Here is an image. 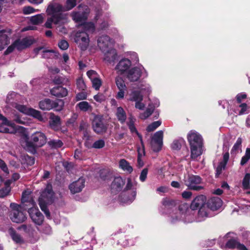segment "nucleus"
<instances>
[{
    "label": "nucleus",
    "instance_id": "obj_28",
    "mask_svg": "<svg viewBox=\"0 0 250 250\" xmlns=\"http://www.w3.org/2000/svg\"><path fill=\"white\" fill-rule=\"evenodd\" d=\"M222 205V201L219 197H213L208 200L207 203L208 208L211 210H218Z\"/></svg>",
    "mask_w": 250,
    "mask_h": 250
},
{
    "label": "nucleus",
    "instance_id": "obj_42",
    "mask_svg": "<svg viewBox=\"0 0 250 250\" xmlns=\"http://www.w3.org/2000/svg\"><path fill=\"white\" fill-rule=\"evenodd\" d=\"M49 124L52 128L56 129L60 125V118L57 116L52 115L50 118Z\"/></svg>",
    "mask_w": 250,
    "mask_h": 250
},
{
    "label": "nucleus",
    "instance_id": "obj_20",
    "mask_svg": "<svg viewBox=\"0 0 250 250\" xmlns=\"http://www.w3.org/2000/svg\"><path fill=\"white\" fill-rule=\"evenodd\" d=\"M24 210H27L29 208L36 206L35 201L31 196V192L26 190L23 192L21 197V205Z\"/></svg>",
    "mask_w": 250,
    "mask_h": 250
},
{
    "label": "nucleus",
    "instance_id": "obj_36",
    "mask_svg": "<svg viewBox=\"0 0 250 250\" xmlns=\"http://www.w3.org/2000/svg\"><path fill=\"white\" fill-rule=\"evenodd\" d=\"M10 43L9 36L5 32L0 33V51Z\"/></svg>",
    "mask_w": 250,
    "mask_h": 250
},
{
    "label": "nucleus",
    "instance_id": "obj_19",
    "mask_svg": "<svg viewBox=\"0 0 250 250\" xmlns=\"http://www.w3.org/2000/svg\"><path fill=\"white\" fill-rule=\"evenodd\" d=\"M113 44V41L107 35H102L98 38L97 45L103 52L112 47Z\"/></svg>",
    "mask_w": 250,
    "mask_h": 250
},
{
    "label": "nucleus",
    "instance_id": "obj_7",
    "mask_svg": "<svg viewBox=\"0 0 250 250\" xmlns=\"http://www.w3.org/2000/svg\"><path fill=\"white\" fill-rule=\"evenodd\" d=\"M136 191L133 188V184L130 178L127 179L125 188L121 193L120 201L123 204H129L135 199Z\"/></svg>",
    "mask_w": 250,
    "mask_h": 250
},
{
    "label": "nucleus",
    "instance_id": "obj_23",
    "mask_svg": "<svg viewBox=\"0 0 250 250\" xmlns=\"http://www.w3.org/2000/svg\"><path fill=\"white\" fill-rule=\"evenodd\" d=\"M92 84V87L95 90H99L102 85V81L98 73L94 70H89L86 73Z\"/></svg>",
    "mask_w": 250,
    "mask_h": 250
},
{
    "label": "nucleus",
    "instance_id": "obj_41",
    "mask_svg": "<svg viewBox=\"0 0 250 250\" xmlns=\"http://www.w3.org/2000/svg\"><path fill=\"white\" fill-rule=\"evenodd\" d=\"M242 142V139L240 137L238 138L231 150V154L235 155L241 150Z\"/></svg>",
    "mask_w": 250,
    "mask_h": 250
},
{
    "label": "nucleus",
    "instance_id": "obj_44",
    "mask_svg": "<svg viewBox=\"0 0 250 250\" xmlns=\"http://www.w3.org/2000/svg\"><path fill=\"white\" fill-rule=\"evenodd\" d=\"M43 19L42 14H38L30 18V21L34 24H39L42 22Z\"/></svg>",
    "mask_w": 250,
    "mask_h": 250
},
{
    "label": "nucleus",
    "instance_id": "obj_56",
    "mask_svg": "<svg viewBox=\"0 0 250 250\" xmlns=\"http://www.w3.org/2000/svg\"><path fill=\"white\" fill-rule=\"evenodd\" d=\"M145 155V150L144 148L142 149L138 150V163L140 167L143 166V162L141 160L142 156Z\"/></svg>",
    "mask_w": 250,
    "mask_h": 250
},
{
    "label": "nucleus",
    "instance_id": "obj_54",
    "mask_svg": "<svg viewBox=\"0 0 250 250\" xmlns=\"http://www.w3.org/2000/svg\"><path fill=\"white\" fill-rule=\"evenodd\" d=\"M105 145L104 140L102 139L99 140L95 142L92 145V147L95 148H103Z\"/></svg>",
    "mask_w": 250,
    "mask_h": 250
},
{
    "label": "nucleus",
    "instance_id": "obj_2",
    "mask_svg": "<svg viewBox=\"0 0 250 250\" xmlns=\"http://www.w3.org/2000/svg\"><path fill=\"white\" fill-rule=\"evenodd\" d=\"M21 131V145L27 151L34 153L36 147H41L46 143V137L44 133L37 131L31 136V141H29L28 135L24 128L19 127Z\"/></svg>",
    "mask_w": 250,
    "mask_h": 250
},
{
    "label": "nucleus",
    "instance_id": "obj_27",
    "mask_svg": "<svg viewBox=\"0 0 250 250\" xmlns=\"http://www.w3.org/2000/svg\"><path fill=\"white\" fill-rule=\"evenodd\" d=\"M104 54V60L109 63H112L117 58V51L112 47L105 50Z\"/></svg>",
    "mask_w": 250,
    "mask_h": 250
},
{
    "label": "nucleus",
    "instance_id": "obj_16",
    "mask_svg": "<svg viewBox=\"0 0 250 250\" xmlns=\"http://www.w3.org/2000/svg\"><path fill=\"white\" fill-rule=\"evenodd\" d=\"M131 60L127 58H123L117 63L115 70L119 75H125L131 68Z\"/></svg>",
    "mask_w": 250,
    "mask_h": 250
},
{
    "label": "nucleus",
    "instance_id": "obj_35",
    "mask_svg": "<svg viewBox=\"0 0 250 250\" xmlns=\"http://www.w3.org/2000/svg\"><path fill=\"white\" fill-rule=\"evenodd\" d=\"M8 233L11 237L12 240L17 244H22L24 242L23 238L17 233L13 228H10L8 230Z\"/></svg>",
    "mask_w": 250,
    "mask_h": 250
},
{
    "label": "nucleus",
    "instance_id": "obj_45",
    "mask_svg": "<svg viewBox=\"0 0 250 250\" xmlns=\"http://www.w3.org/2000/svg\"><path fill=\"white\" fill-rule=\"evenodd\" d=\"M11 182L10 181H7L5 183L6 187L0 189V197L3 198L8 194L10 191L9 185L11 184Z\"/></svg>",
    "mask_w": 250,
    "mask_h": 250
},
{
    "label": "nucleus",
    "instance_id": "obj_9",
    "mask_svg": "<svg viewBox=\"0 0 250 250\" xmlns=\"http://www.w3.org/2000/svg\"><path fill=\"white\" fill-rule=\"evenodd\" d=\"M34 42V40L32 37H27L21 39H18L15 41L4 52L5 55L12 52L15 48L18 50H21L29 47Z\"/></svg>",
    "mask_w": 250,
    "mask_h": 250
},
{
    "label": "nucleus",
    "instance_id": "obj_14",
    "mask_svg": "<svg viewBox=\"0 0 250 250\" xmlns=\"http://www.w3.org/2000/svg\"><path fill=\"white\" fill-rule=\"evenodd\" d=\"M15 108L20 112L24 114L31 116L40 121H42L43 118L41 112L32 108H28L26 106L20 104H15Z\"/></svg>",
    "mask_w": 250,
    "mask_h": 250
},
{
    "label": "nucleus",
    "instance_id": "obj_30",
    "mask_svg": "<svg viewBox=\"0 0 250 250\" xmlns=\"http://www.w3.org/2000/svg\"><path fill=\"white\" fill-rule=\"evenodd\" d=\"M128 122H127V125L132 133H135L136 134L140 140L141 143L143 146V142L142 140V136L138 133V132L137 130V129L136 128V127L134 125V123L136 121V119L133 117L132 116H130L128 118Z\"/></svg>",
    "mask_w": 250,
    "mask_h": 250
},
{
    "label": "nucleus",
    "instance_id": "obj_15",
    "mask_svg": "<svg viewBox=\"0 0 250 250\" xmlns=\"http://www.w3.org/2000/svg\"><path fill=\"white\" fill-rule=\"evenodd\" d=\"M201 182V179L198 176L188 175L187 177H185V185L191 189L195 190H200L203 188V187L199 185Z\"/></svg>",
    "mask_w": 250,
    "mask_h": 250
},
{
    "label": "nucleus",
    "instance_id": "obj_6",
    "mask_svg": "<svg viewBox=\"0 0 250 250\" xmlns=\"http://www.w3.org/2000/svg\"><path fill=\"white\" fill-rule=\"evenodd\" d=\"M9 217L12 222L16 223H21L24 222L26 219L25 212L22 210L24 209L21 205L12 203L10 204Z\"/></svg>",
    "mask_w": 250,
    "mask_h": 250
},
{
    "label": "nucleus",
    "instance_id": "obj_40",
    "mask_svg": "<svg viewBox=\"0 0 250 250\" xmlns=\"http://www.w3.org/2000/svg\"><path fill=\"white\" fill-rule=\"evenodd\" d=\"M76 107H78L79 109L83 112L91 111L92 109V106L86 101H82L76 105Z\"/></svg>",
    "mask_w": 250,
    "mask_h": 250
},
{
    "label": "nucleus",
    "instance_id": "obj_47",
    "mask_svg": "<svg viewBox=\"0 0 250 250\" xmlns=\"http://www.w3.org/2000/svg\"><path fill=\"white\" fill-rule=\"evenodd\" d=\"M250 159V148H247L245 155L242 157L240 164L242 166L246 164Z\"/></svg>",
    "mask_w": 250,
    "mask_h": 250
},
{
    "label": "nucleus",
    "instance_id": "obj_48",
    "mask_svg": "<svg viewBox=\"0 0 250 250\" xmlns=\"http://www.w3.org/2000/svg\"><path fill=\"white\" fill-rule=\"evenodd\" d=\"M76 5V0H66L65 7L63 8V12L65 10H69L74 7Z\"/></svg>",
    "mask_w": 250,
    "mask_h": 250
},
{
    "label": "nucleus",
    "instance_id": "obj_21",
    "mask_svg": "<svg viewBox=\"0 0 250 250\" xmlns=\"http://www.w3.org/2000/svg\"><path fill=\"white\" fill-rule=\"evenodd\" d=\"M125 183V180L121 177H115L110 186L111 192L113 194H116L121 191Z\"/></svg>",
    "mask_w": 250,
    "mask_h": 250
},
{
    "label": "nucleus",
    "instance_id": "obj_31",
    "mask_svg": "<svg viewBox=\"0 0 250 250\" xmlns=\"http://www.w3.org/2000/svg\"><path fill=\"white\" fill-rule=\"evenodd\" d=\"M87 12H73L72 13L73 20L78 23H83L87 18Z\"/></svg>",
    "mask_w": 250,
    "mask_h": 250
},
{
    "label": "nucleus",
    "instance_id": "obj_32",
    "mask_svg": "<svg viewBox=\"0 0 250 250\" xmlns=\"http://www.w3.org/2000/svg\"><path fill=\"white\" fill-rule=\"evenodd\" d=\"M211 215L209 212V208L206 207L200 208L196 218L197 221H202L204 220L206 218L210 217Z\"/></svg>",
    "mask_w": 250,
    "mask_h": 250
},
{
    "label": "nucleus",
    "instance_id": "obj_1",
    "mask_svg": "<svg viewBox=\"0 0 250 250\" xmlns=\"http://www.w3.org/2000/svg\"><path fill=\"white\" fill-rule=\"evenodd\" d=\"M63 6L56 2L50 3L46 9V14L49 16L45 23L48 28H52V24L57 25L56 29L61 34L67 33V29L63 25L67 22V15L63 12Z\"/></svg>",
    "mask_w": 250,
    "mask_h": 250
},
{
    "label": "nucleus",
    "instance_id": "obj_53",
    "mask_svg": "<svg viewBox=\"0 0 250 250\" xmlns=\"http://www.w3.org/2000/svg\"><path fill=\"white\" fill-rule=\"evenodd\" d=\"M11 118L13 119V121L17 123L21 124H24L25 123V121H24L18 114L15 113V112L12 113Z\"/></svg>",
    "mask_w": 250,
    "mask_h": 250
},
{
    "label": "nucleus",
    "instance_id": "obj_50",
    "mask_svg": "<svg viewBox=\"0 0 250 250\" xmlns=\"http://www.w3.org/2000/svg\"><path fill=\"white\" fill-rule=\"evenodd\" d=\"M161 124V122L160 121H157L153 122L152 124L149 125L147 127V131L148 132L153 131L155 129H156L158 127H159Z\"/></svg>",
    "mask_w": 250,
    "mask_h": 250
},
{
    "label": "nucleus",
    "instance_id": "obj_17",
    "mask_svg": "<svg viewBox=\"0 0 250 250\" xmlns=\"http://www.w3.org/2000/svg\"><path fill=\"white\" fill-rule=\"evenodd\" d=\"M32 221L37 225H41L44 220V217L36 206L29 208L27 209Z\"/></svg>",
    "mask_w": 250,
    "mask_h": 250
},
{
    "label": "nucleus",
    "instance_id": "obj_38",
    "mask_svg": "<svg viewBox=\"0 0 250 250\" xmlns=\"http://www.w3.org/2000/svg\"><path fill=\"white\" fill-rule=\"evenodd\" d=\"M119 167L123 170L130 173L133 171L132 167L129 163L125 159H121L119 163Z\"/></svg>",
    "mask_w": 250,
    "mask_h": 250
},
{
    "label": "nucleus",
    "instance_id": "obj_63",
    "mask_svg": "<svg viewBox=\"0 0 250 250\" xmlns=\"http://www.w3.org/2000/svg\"><path fill=\"white\" fill-rule=\"evenodd\" d=\"M87 126V124L84 123H81L80 125V130L82 132V133L83 134V136H84V135H88L86 129Z\"/></svg>",
    "mask_w": 250,
    "mask_h": 250
},
{
    "label": "nucleus",
    "instance_id": "obj_52",
    "mask_svg": "<svg viewBox=\"0 0 250 250\" xmlns=\"http://www.w3.org/2000/svg\"><path fill=\"white\" fill-rule=\"evenodd\" d=\"M0 169L6 175L9 173V169L5 162L0 158Z\"/></svg>",
    "mask_w": 250,
    "mask_h": 250
},
{
    "label": "nucleus",
    "instance_id": "obj_46",
    "mask_svg": "<svg viewBox=\"0 0 250 250\" xmlns=\"http://www.w3.org/2000/svg\"><path fill=\"white\" fill-rule=\"evenodd\" d=\"M139 91L149 94L151 91L150 85L148 83L141 84L139 87Z\"/></svg>",
    "mask_w": 250,
    "mask_h": 250
},
{
    "label": "nucleus",
    "instance_id": "obj_18",
    "mask_svg": "<svg viewBox=\"0 0 250 250\" xmlns=\"http://www.w3.org/2000/svg\"><path fill=\"white\" fill-rule=\"evenodd\" d=\"M163 132L162 130L156 132L153 136L150 145L152 149L155 152L159 151L163 146Z\"/></svg>",
    "mask_w": 250,
    "mask_h": 250
},
{
    "label": "nucleus",
    "instance_id": "obj_22",
    "mask_svg": "<svg viewBox=\"0 0 250 250\" xmlns=\"http://www.w3.org/2000/svg\"><path fill=\"white\" fill-rule=\"evenodd\" d=\"M115 83L119 89L116 98L119 99H122L125 97V92L127 88L125 82L122 77L117 76L115 78Z\"/></svg>",
    "mask_w": 250,
    "mask_h": 250
},
{
    "label": "nucleus",
    "instance_id": "obj_59",
    "mask_svg": "<svg viewBox=\"0 0 250 250\" xmlns=\"http://www.w3.org/2000/svg\"><path fill=\"white\" fill-rule=\"evenodd\" d=\"M87 98V94L85 92H81L78 93L75 97L76 101H79L81 100H85Z\"/></svg>",
    "mask_w": 250,
    "mask_h": 250
},
{
    "label": "nucleus",
    "instance_id": "obj_60",
    "mask_svg": "<svg viewBox=\"0 0 250 250\" xmlns=\"http://www.w3.org/2000/svg\"><path fill=\"white\" fill-rule=\"evenodd\" d=\"M77 86L78 88L81 90H84L85 87V84L82 78H78L76 82Z\"/></svg>",
    "mask_w": 250,
    "mask_h": 250
},
{
    "label": "nucleus",
    "instance_id": "obj_39",
    "mask_svg": "<svg viewBox=\"0 0 250 250\" xmlns=\"http://www.w3.org/2000/svg\"><path fill=\"white\" fill-rule=\"evenodd\" d=\"M155 107H152V104H149L146 111L139 115V118L142 120H145L149 117L153 113Z\"/></svg>",
    "mask_w": 250,
    "mask_h": 250
},
{
    "label": "nucleus",
    "instance_id": "obj_12",
    "mask_svg": "<svg viewBox=\"0 0 250 250\" xmlns=\"http://www.w3.org/2000/svg\"><path fill=\"white\" fill-rule=\"evenodd\" d=\"M74 41L81 50H85L89 43L88 33L82 30H78L75 35Z\"/></svg>",
    "mask_w": 250,
    "mask_h": 250
},
{
    "label": "nucleus",
    "instance_id": "obj_25",
    "mask_svg": "<svg viewBox=\"0 0 250 250\" xmlns=\"http://www.w3.org/2000/svg\"><path fill=\"white\" fill-rule=\"evenodd\" d=\"M85 180L83 178H79L77 181L73 182L69 186L71 193L75 194L81 191L84 187Z\"/></svg>",
    "mask_w": 250,
    "mask_h": 250
},
{
    "label": "nucleus",
    "instance_id": "obj_29",
    "mask_svg": "<svg viewBox=\"0 0 250 250\" xmlns=\"http://www.w3.org/2000/svg\"><path fill=\"white\" fill-rule=\"evenodd\" d=\"M50 92L52 95L57 97H63L66 96L68 94L67 90L62 86H56L53 88Z\"/></svg>",
    "mask_w": 250,
    "mask_h": 250
},
{
    "label": "nucleus",
    "instance_id": "obj_61",
    "mask_svg": "<svg viewBox=\"0 0 250 250\" xmlns=\"http://www.w3.org/2000/svg\"><path fill=\"white\" fill-rule=\"evenodd\" d=\"M118 243L124 247L129 245V240L125 236L120 238Z\"/></svg>",
    "mask_w": 250,
    "mask_h": 250
},
{
    "label": "nucleus",
    "instance_id": "obj_34",
    "mask_svg": "<svg viewBox=\"0 0 250 250\" xmlns=\"http://www.w3.org/2000/svg\"><path fill=\"white\" fill-rule=\"evenodd\" d=\"M226 247L229 249H237L239 250H248L243 244H241L234 239L229 240L226 243Z\"/></svg>",
    "mask_w": 250,
    "mask_h": 250
},
{
    "label": "nucleus",
    "instance_id": "obj_10",
    "mask_svg": "<svg viewBox=\"0 0 250 250\" xmlns=\"http://www.w3.org/2000/svg\"><path fill=\"white\" fill-rule=\"evenodd\" d=\"M64 103L62 100H58L53 101L49 99H45L39 103V107L42 110H50L54 108L56 111H61Z\"/></svg>",
    "mask_w": 250,
    "mask_h": 250
},
{
    "label": "nucleus",
    "instance_id": "obj_33",
    "mask_svg": "<svg viewBox=\"0 0 250 250\" xmlns=\"http://www.w3.org/2000/svg\"><path fill=\"white\" fill-rule=\"evenodd\" d=\"M34 51L36 54L41 53L42 57L44 58L53 57L55 56V52L53 50H46L41 47L35 49Z\"/></svg>",
    "mask_w": 250,
    "mask_h": 250
},
{
    "label": "nucleus",
    "instance_id": "obj_3",
    "mask_svg": "<svg viewBox=\"0 0 250 250\" xmlns=\"http://www.w3.org/2000/svg\"><path fill=\"white\" fill-rule=\"evenodd\" d=\"M187 139L190 146L191 158L195 159L203 153V138L196 131L191 130L188 132Z\"/></svg>",
    "mask_w": 250,
    "mask_h": 250
},
{
    "label": "nucleus",
    "instance_id": "obj_51",
    "mask_svg": "<svg viewBox=\"0 0 250 250\" xmlns=\"http://www.w3.org/2000/svg\"><path fill=\"white\" fill-rule=\"evenodd\" d=\"M48 144L53 147L58 148L61 147L63 143L60 140H52L49 141Z\"/></svg>",
    "mask_w": 250,
    "mask_h": 250
},
{
    "label": "nucleus",
    "instance_id": "obj_24",
    "mask_svg": "<svg viewBox=\"0 0 250 250\" xmlns=\"http://www.w3.org/2000/svg\"><path fill=\"white\" fill-rule=\"evenodd\" d=\"M206 198L203 195L197 196L192 201L190 205V208H189L194 215V210L200 209V208L206 207Z\"/></svg>",
    "mask_w": 250,
    "mask_h": 250
},
{
    "label": "nucleus",
    "instance_id": "obj_13",
    "mask_svg": "<svg viewBox=\"0 0 250 250\" xmlns=\"http://www.w3.org/2000/svg\"><path fill=\"white\" fill-rule=\"evenodd\" d=\"M0 132L15 133L16 132V127L15 124L11 121L8 120L6 118L0 114Z\"/></svg>",
    "mask_w": 250,
    "mask_h": 250
},
{
    "label": "nucleus",
    "instance_id": "obj_8",
    "mask_svg": "<svg viewBox=\"0 0 250 250\" xmlns=\"http://www.w3.org/2000/svg\"><path fill=\"white\" fill-rule=\"evenodd\" d=\"M125 76L130 82H137L141 77L146 78L148 73L143 66L138 65L131 68Z\"/></svg>",
    "mask_w": 250,
    "mask_h": 250
},
{
    "label": "nucleus",
    "instance_id": "obj_58",
    "mask_svg": "<svg viewBox=\"0 0 250 250\" xmlns=\"http://www.w3.org/2000/svg\"><path fill=\"white\" fill-rule=\"evenodd\" d=\"M83 139L85 140L84 145L86 147L88 148L92 147V140L88 135H84Z\"/></svg>",
    "mask_w": 250,
    "mask_h": 250
},
{
    "label": "nucleus",
    "instance_id": "obj_4",
    "mask_svg": "<svg viewBox=\"0 0 250 250\" xmlns=\"http://www.w3.org/2000/svg\"><path fill=\"white\" fill-rule=\"evenodd\" d=\"M170 217L172 223L183 221L185 223H190L194 220V215L192 211L189 209L188 206L186 203L181 204L177 210L170 213Z\"/></svg>",
    "mask_w": 250,
    "mask_h": 250
},
{
    "label": "nucleus",
    "instance_id": "obj_64",
    "mask_svg": "<svg viewBox=\"0 0 250 250\" xmlns=\"http://www.w3.org/2000/svg\"><path fill=\"white\" fill-rule=\"evenodd\" d=\"M58 45L59 47L62 50H65L68 47V43L65 40H62L59 42Z\"/></svg>",
    "mask_w": 250,
    "mask_h": 250
},
{
    "label": "nucleus",
    "instance_id": "obj_62",
    "mask_svg": "<svg viewBox=\"0 0 250 250\" xmlns=\"http://www.w3.org/2000/svg\"><path fill=\"white\" fill-rule=\"evenodd\" d=\"M226 164L225 163L222 162H220L218 166L216 168V175H219L222 172V170L224 169L226 167Z\"/></svg>",
    "mask_w": 250,
    "mask_h": 250
},
{
    "label": "nucleus",
    "instance_id": "obj_11",
    "mask_svg": "<svg viewBox=\"0 0 250 250\" xmlns=\"http://www.w3.org/2000/svg\"><path fill=\"white\" fill-rule=\"evenodd\" d=\"M127 100L130 102H135L136 108L143 110L145 107V104L142 101L143 95L139 90L132 89L127 95Z\"/></svg>",
    "mask_w": 250,
    "mask_h": 250
},
{
    "label": "nucleus",
    "instance_id": "obj_37",
    "mask_svg": "<svg viewBox=\"0 0 250 250\" xmlns=\"http://www.w3.org/2000/svg\"><path fill=\"white\" fill-rule=\"evenodd\" d=\"M116 116L121 123H124L126 119V115L123 107H118L116 111Z\"/></svg>",
    "mask_w": 250,
    "mask_h": 250
},
{
    "label": "nucleus",
    "instance_id": "obj_49",
    "mask_svg": "<svg viewBox=\"0 0 250 250\" xmlns=\"http://www.w3.org/2000/svg\"><path fill=\"white\" fill-rule=\"evenodd\" d=\"M250 174L247 173L243 180L242 182L243 187L244 189H247L250 188Z\"/></svg>",
    "mask_w": 250,
    "mask_h": 250
},
{
    "label": "nucleus",
    "instance_id": "obj_26",
    "mask_svg": "<svg viewBox=\"0 0 250 250\" xmlns=\"http://www.w3.org/2000/svg\"><path fill=\"white\" fill-rule=\"evenodd\" d=\"M93 128L95 132L101 133L105 131L106 126L103 123L101 118L95 117L93 121Z\"/></svg>",
    "mask_w": 250,
    "mask_h": 250
},
{
    "label": "nucleus",
    "instance_id": "obj_55",
    "mask_svg": "<svg viewBox=\"0 0 250 250\" xmlns=\"http://www.w3.org/2000/svg\"><path fill=\"white\" fill-rule=\"evenodd\" d=\"M239 107L241 108V110L239 112V115L248 113L249 108L246 104L243 103L239 105Z\"/></svg>",
    "mask_w": 250,
    "mask_h": 250
},
{
    "label": "nucleus",
    "instance_id": "obj_57",
    "mask_svg": "<svg viewBox=\"0 0 250 250\" xmlns=\"http://www.w3.org/2000/svg\"><path fill=\"white\" fill-rule=\"evenodd\" d=\"M171 147L173 150H179L181 147V143L180 141L174 140L171 145Z\"/></svg>",
    "mask_w": 250,
    "mask_h": 250
},
{
    "label": "nucleus",
    "instance_id": "obj_43",
    "mask_svg": "<svg viewBox=\"0 0 250 250\" xmlns=\"http://www.w3.org/2000/svg\"><path fill=\"white\" fill-rule=\"evenodd\" d=\"M81 28L83 29L85 32L87 33H93L95 30V27L94 24L91 22L84 23V24L81 25Z\"/></svg>",
    "mask_w": 250,
    "mask_h": 250
},
{
    "label": "nucleus",
    "instance_id": "obj_5",
    "mask_svg": "<svg viewBox=\"0 0 250 250\" xmlns=\"http://www.w3.org/2000/svg\"><path fill=\"white\" fill-rule=\"evenodd\" d=\"M54 198V193L51 185H47L45 190L42 192L39 199V204L46 216L50 218V214L47 208V205L51 203Z\"/></svg>",
    "mask_w": 250,
    "mask_h": 250
}]
</instances>
